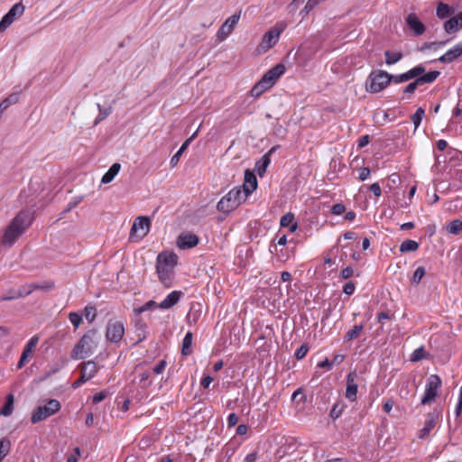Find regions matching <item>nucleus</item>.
I'll use <instances>...</instances> for the list:
<instances>
[{
    "instance_id": "f257e3e1",
    "label": "nucleus",
    "mask_w": 462,
    "mask_h": 462,
    "mask_svg": "<svg viewBox=\"0 0 462 462\" xmlns=\"http://www.w3.org/2000/svg\"><path fill=\"white\" fill-rule=\"evenodd\" d=\"M32 215L29 211L22 210L6 227L3 244L12 245L14 241L32 225Z\"/></svg>"
},
{
    "instance_id": "f03ea898",
    "label": "nucleus",
    "mask_w": 462,
    "mask_h": 462,
    "mask_svg": "<svg viewBox=\"0 0 462 462\" xmlns=\"http://www.w3.org/2000/svg\"><path fill=\"white\" fill-rule=\"evenodd\" d=\"M177 262L178 256L172 252H162L158 254L156 271L162 282L170 281Z\"/></svg>"
},
{
    "instance_id": "7ed1b4c3",
    "label": "nucleus",
    "mask_w": 462,
    "mask_h": 462,
    "mask_svg": "<svg viewBox=\"0 0 462 462\" xmlns=\"http://www.w3.org/2000/svg\"><path fill=\"white\" fill-rule=\"evenodd\" d=\"M390 85L388 72L382 69L372 70L365 81V89L370 93H378Z\"/></svg>"
},
{
    "instance_id": "20e7f679",
    "label": "nucleus",
    "mask_w": 462,
    "mask_h": 462,
    "mask_svg": "<svg viewBox=\"0 0 462 462\" xmlns=\"http://www.w3.org/2000/svg\"><path fill=\"white\" fill-rule=\"evenodd\" d=\"M245 199L240 187L234 188L218 201L217 208L220 212L229 213L236 209Z\"/></svg>"
},
{
    "instance_id": "39448f33",
    "label": "nucleus",
    "mask_w": 462,
    "mask_h": 462,
    "mask_svg": "<svg viewBox=\"0 0 462 462\" xmlns=\"http://www.w3.org/2000/svg\"><path fill=\"white\" fill-rule=\"evenodd\" d=\"M96 334L97 331L94 329L84 334L71 352V357L73 359L85 358L87 356L92 354L95 346L94 337Z\"/></svg>"
},
{
    "instance_id": "423d86ee",
    "label": "nucleus",
    "mask_w": 462,
    "mask_h": 462,
    "mask_svg": "<svg viewBox=\"0 0 462 462\" xmlns=\"http://www.w3.org/2000/svg\"><path fill=\"white\" fill-rule=\"evenodd\" d=\"M440 75V72L438 70H431L430 72H427V75L418 78L417 79H414L413 81L410 82L408 85H406L402 88V99H411L412 96L414 95L416 89L418 87L425 85V84H431L433 83L438 77Z\"/></svg>"
},
{
    "instance_id": "0eeeda50",
    "label": "nucleus",
    "mask_w": 462,
    "mask_h": 462,
    "mask_svg": "<svg viewBox=\"0 0 462 462\" xmlns=\"http://www.w3.org/2000/svg\"><path fill=\"white\" fill-rule=\"evenodd\" d=\"M61 408L60 402L56 399H51L44 406L34 409L31 421L35 424L57 413Z\"/></svg>"
},
{
    "instance_id": "6e6552de",
    "label": "nucleus",
    "mask_w": 462,
    "mask_h": 462,
    "mask_svg": "<svg viewBox=\"0 0 462 462\" xmlns=\"http://www.w3.org/2000/svg\"><path fill=\"white\" fill-rule=\"evenodd\" d=\"M53 283H48L46 285H40L38 283H30L21 286L18 290H11L6 294L3 295L0 300H11L17 298L26 297L31 294L33 291L42 289V290H50L53 288Z\"/></svg>"
},
{
    "instance_id": "1a4fd4ad",
    "label": "nucleus",
    "mask_w": 462,
    "mask_h": 462,
    "mask_svg": "<svg viewBox=\"0 0 462 462\" xmlns=\"http://www.w3.org/2000/svg\"><path fill=\"white\" fill-rule=\"evenodd\" d=\"M441 384L442 381L438 374H430L427 379L425 393L420 403L422 405H426L432 402L435 400Z\"/></svg>"
},
{
    "instance_id": "9d476101",
    "label": "nucleus",
    "mask_w": 462,
    "mask_h": 462,
    "mask_svg": "<svg viewBox=\"0 0 462 462\" xmlns=\"http://www.w3.org/2000/svg\"><path fill=\"white\" fill-rule=\"evenodd\" d=\"M151 220L148 217H137L130 230V239H143L150 231Z\"/></svg>"
},
{
    "instance_id": "9b49d317",
    "label": "nucleus",
    "mask_w": 462,
    "mask_h": 462,
    "mask_svg": "<svg viewBox=\"0 0 462 462\" xmlns=\"http://www.w3.org/2000/svg\"><path fill=\"white\" fill-rule=\"evenodd\" d=\"M24 10L25 7L21 2L14 5L0 21V33L5 32L15 20L21 17Z\"/></svg>"
},
{
    "instance_id": "f8f14e48",
    "label": "nucleus",
    "mask_w": 462,
    "mask_h": 462,
    "mask_svg": "<svg viewBox=\"0 0 462 462\" xmlns=\"http://www.w3.org/2000/svg\"><path fill=\"white\" fill-rule=\"evenodd\" d=\"M282 32V29L274 27L265 32L262 38L261 42L257 46V51L259 53L266 52L268 50L273 47L278 42Z\"/></svg>"
},
{
    "instance_id": "ddd939ff",
    "label": "nucleus",
    "mask_w": 462,
    "mask_h": 462,
    "mask_svg": "<svg viewBox=\"0 0 462 462\" xmlns=\"http://www.w3.org/2000/svg\"><path fill=\"white\" fill-rule=\"evenodd\" d=\"M125 335V327L121 321L109 320L106 325V338L108 342L118 344Z\"/></svg>"
},
{
    "instance_id": "4468645a",
    "label": "nucleus",
    "mask_w": 462,
    "mask_h": 462,
    "mask_svg": "<svg viewBox=\"0 0 462 462\" xmlns=\"http://www.w3.org/2000/svg\"><path fill=\"white\" fill-rule=\"evenodd\" d=\"M240 16L241 11H238L223 23L217 32V37L220 42L225 41L232 33L240 20Z\"/></svg>"
},
{
    "instance_id": "2eb2a0df",
    "label": "nucleus",
    "mask_w": 462,
    "mask_h": 462,
    "mask_svg": "<svg viewBox=\"0 0 462 462\" xmlns=\"http://www.w3.org/2000/svg\"><path fill=\"white\" fill-rule=\"evenodd\" d=\"M286 70L282 63H279L270 69L261 79V80L270 88L276 83L278 79L284 74Z\"/></svg>"
},
{
    "instance_id": "dca6fc26",
    "label": "nucleus",
    "mask_w": 462,
    "mask_h": 462,
    "mask_svg": "<svg viewBox=\"0 0 462 462\" xmlns=\"http://www.w3.org/2000/svg\"><path fill=\"white\" fill-rule=\"evenodd\" d=\"M358 375L356 371L350 372L346 375V389L345 396L350 402H355L356 400L358 384L356 383V379Z\"/></svg>"
},
{
    "instance_id": "f3484780",
    "label": "nucleus",
    "mask_w": 462,
    "mask_h": 462,
    "mask_svg": "<svg viewBox=\"0 0 462 462\" xmlns=\"http://www.w3.org/2000/svg\"><path fill=\"white\" fill-rule=\"evenodd\" d=\"M199 242V236L192 233H182L177 238L178 247L183 250L195 247Z\"/></svg>"
},
{
    "instance_id": "a211bd4d",
    "label": "nucleus",
    "mask_w": 462,
    "mask_h": 462,
    "mask_svg": "<svg viewBox=\"0 0 462 462\" xmlns=\"http://www.w3.org/2000/svg\"><path fill=\"white\" fill-rule=\"evenodd\" d=\"M257 188V179L255 175L251 172L249 170H246L245 172V182L242 186V191L244 193V197L247 198L250 194H252Z\"/></svg>"
},
{
    "instance_id": "6ab92c4d",
    "label": "nucleus",
    "mask_w": 462,
    "mask_h": 462,
    "mask_svg": "<svg viewBox=\"0 0 462 462\" xmlns=\"http://www.w3.org/2000/svg\"><path fill=\"white\" fill-rule=\"evenodd\" d=\"M439 417V412H437L436 411L428 413L424 426L420 430L419 438L424 439L430 434V432L436 426Z\"/></svg>"
},
{
    "instance_id": "aec40b11",
    "label": "nucleus",
    "mask_w": 462,
    "mask_h": 462,
    "mask_svg": "<svg viewBox=\"0 0 462 462\" xmlns=\"http://www.w3.org/2000/svg\"><path fill=\"white\" fill-rule=\"evenodd\" d=\"M38 341H39V337L34 336L27 342V344L25 345V346L22 352V355L18 361V364H17L18 369H21L25 365L30 354L32 353V349L38 344Z\"/></svg>"
},
{
    "instance_id": "412c9836",
    "label": "nucleus",
    "mask_w": 462,
    "mask_h": 462,
    "mask_svg": "<svg viewBox=\"0 0 462 462\" xmlns=\"http://www.w3.org/2000/svg\"><path fill=\"white\" fill-rule=\"evenodd\" d=\"M406 22L414 32V35L420 36L424 33L426 27L425 25L419 20L416 14L411 13L410 14L407 18Z\"/></svg>"
},
{
    "instance_id": "4be33fe9",
    "label": "nucleus",
    "mask_w": 462,
    "mask_h": 462,
    "mask_svg": "<svg viewBox=\"0 0 462 462\" xmlns=\"http://www.w3.org/2000/svg\"><path fill=\"white\" fill-rule=\"evenodd\" d=\"M182 292L180 291H173L169 293L166 298L158 304V308L162 310H169L174 305H176L182 296Z\"/></svg>"
},
{
    "instance_id": "5701e85b",
    "label": "nucleus",
    "mask_w": 462,
    "mask_h": 462,
    "mask_svg": "<svg viewBox=\"0 0 462 462\" xmlns=\"http://www.w3.org/2000/svg\"><path fill=\"white\" fill-rule=\"evenodd\" d=\"M462 55V42L448 50L445 54L439 58L442 63H451Z\"/></svg>"
},
{
    "instance_id": "b1692460",
    "label": "nucleus",
    "mask_w": 462,
    "mask_h": 462,
    "mask_svg": "<svg viewBox=\"0 0 462 462\" xmlns=\"http://www.w3.org/2000/svg\"><path fill=\"white\" fill-rule=\"evenodd\" d=\"M278 148V146H273L272 147L263 157L262 159L256 162V171L258 172V174L260 176H263L265 171H266V168L268 167V165L270 164L271 162V155L276 151V149Z\"/></svg>"
},
{
    "instance_id": "393cba45",
    "label": "nucleus",
    "mask_w": 462,
    "mask_h": 462,
    "mask_svg": "<svg viewBox=\"0 0 462 462\" xmlns=\"http://www.w3.org/2000/svg\"><path fill=\"white\" fill-rule=\"evenodd\" d=\"M97 370V365L94 361H88L82 364L80 374L88 381L96 375Z\"/></svg>"
},
{
    "instance_id": "a878e982",
    "label": "nucleus",
    "mask_w": 462,
    "mask_h": 462,
    "mask_svg": "<svg viewBox=\"0 0 462 462\" xmlns=\"http://www.w3.org/2000/svg\"><path fill=\"white\" fill-rule=\"evenodd\" d=\"M44 186H45V184L43 181H42L38 179L32 180L30 182L29 190L32 191V195H35V198L43 199L44 195H42V193H43V191H45Z\"/></svg>"
},
{
    "instance_id": "bb28decb",
    "label": "nucleus",
    "mask_w": 462,
    "mask_h": 462,
    "mask_svg": "<svg viewBox=\"0 0 462 462\" xmlns=\"http://www.w3.org/2000/svg\"><path fill=\"white\" fill-rule=\"evenodd\" d=\"M294 215L292 213H287L281 217L280 225L282 227L289 226L290 232L293 233L298 228L297 222H293Z\"/></svg>"
},
{
    "instance_id": "cd10ccee",
    "label": "nucleus",
    "mask_w": 462,
    "mask_h": 462,
    "mask_svg": "<svg viewBox=\"0 0 462 462\" xmlns=\"http://www.w3.org/2000/svg\"><path fill=\"white\" fill-rule=\"evenodd\" d=\"M121 169L120 163H114L108 171L103 175L101 179V182L104 184L111 182L114 178L118 174L119 171Z\"/></svg>"
},
{
    "instance_id": "c85d7f7f",
    "label": "nucleus",
    "mask_w": 462,
    "mask_h": 462,
    "mask_svg": "<svg viewBox=\"0 0 462 462\" xmlns=\"http://www.w3.org/2000/svg\"><path fill=\"white\" fill-rule=\"evenodd\" d=\"M364 328L365 326L363 324H360V325H355L351 329H349L344 336V339L345 341L348 342V341H352L354 339H356L358 338L363 330H364Z\"/></svg>"
},
{
    "instance_id": "c756f323",
    "label": "nucleus",
    "mask_w": 462,
    "mask_h": 462,
    "mask_svg": "<svg viewBox=\"0 0 462 462\" xmlns=\"http://www.w3.org/2000/svg\"><path fill=\"white\" fill-rule=\"evenodd\" d=\"M460 28H462V23H459L457 17H452L444 23V29L448 33L457 32Z\"/></svg>"
},
{
    "instance_id": "7c9ffc66",
    "label": "nucleus",
    "mask_w": 462,
    "mask_h": 462,
    "mask_svg": "<svg viewBox=\"0 0 462 462\" xmlns=\"http://www.w3.org/2000/svg\"><path fill=\"white\" fill-rule=\"evenodd\" d=\"M191 143V138H188L178 150V152L171 158L170 164L171 167H175L184 151L189 147Z\"/></svg>"
},
{
    "instance_id": "2f4dec72",
    "label": "nucleus",
    "mask_w": 462,
    "mask_h": 462,
    "mask_svg": "<svg viewBox=\"0 0 462 462\" xmlns=\"http://www.w3.org/2000/svg\"><path fill=\"white\" fill-rule=\"evenodd\" d=\"M13 410H14V395L10 393L6 396L5 403L0 411V414L3 416H5V417L10 416L13 413Z\"/></svg>"
},
{
    "instance_id": "473e14b6",
    "label": "nucleus",
    "mask_w": 462,
    "mask_h": 462,
    "mask_svg": "<svg viewBox=\"0 0 462 462\" xmlns=\"http://www.w3.org/2000/svg\"><path fill=\"white\" fill-rule=\"evenodd\" d=\"M419 248V244L411 239L404 240L401 245H400V252L401 253H409V252H414L417 251Z\"/></svg>"
},
{
    "instance_id": "72a5a7b5",
    "label": "nucleus",
    "mask_w": 462,
    "mask_h": 462,
    "mask_svg": "<svg viewBox=\"0 0 462 462\" xmlns=\"http://www.w3.org/2000/svg\"><path fill=\"white\" fill-rule=\"evenodd\" d=\"M270 89L261 79L252 88L250 94L254 97H259L263 92Z\"/></svg>"
},
{
    "instance_id": "f704fd0d",
    "label": "nucleus",
    "mask_w": 462,
    "mask_h": 462,
    "mask_svg": "<svg viewBox=\"0 0 462 462\" xmlns=\"http://www.w3.org/2000/svg\"><path fill=\"white\" fill-rule=\"evenodd\" d=\"M408 73L411 79H417L418 78H421L427 75L426 69L422 64H419L411 68V69L408 70Z\"/></svg>"
},
{
    "instance_id": "c9c22d12",
    "label": "nucleus",
    "mask_w": 462,
    "mask_h": 462,
    "mask_svg": "<svg viewBox=\"0 0 462 462\" xmlns=\"http://www.w3.org/2000/svg\"><path fill=\"white\" fill-rule=\"evenodd\" d=\"M191 344H192V333L188 332L182 341L181 353L183 356H189L191 354Z\"/></svg>"
},
{
    "instance_id": "e433bc0d",
    "label": "nucleus",
    "mask_w": 462,
    "mask_h": 462,
    "mask_svg": "<svg viewBox=\"0 0 462 462\" xmlns=\"http://www.w3.org/2000/svg\"><path fill=\"white\" fill-rule=\"evenodd\" d=\"M384 56H385V63L388 65H393V64L397 63L403 57L402 53L400 51L393 52L390 51H386L384 52Z\"/></svg>"
},
{
    "instance_id": "4c0bfd02",
    "label": "nucleus",
    "mask_w": 462,
    "mask_h": 462,
    "mask_svg": "<svg viewBox=\"0 0 462 462\" xmlns=\"http://www.w3.org/2000/svg\"><path fill=\"white\" fill-rule=\"evenodd\" d=\"M436 14L439 18L445 19L452 14V10L448 5L439 3L437 6Z\"/></svg>"
},
{
    "instance_id": "58836bf2",
    "label": "nucleus",
    "mask_w": 462,
    "mask_h": 462,
    "mask_svg": "<svg viewBox=\"0 0 462 462\" xmlns=\"http://www.w3.org/2000/svg\"><path fill=\"white\" fill-rule=\"evenodd\" d=\"M98 108V116L95 119L94 125H97L100 122L105 120L111 113H112V106H108L106 108H103L100 104H97Z\"/></svg>"
},
{
    "instance_id": "ea45409f",
    "label": "nucleus",
    "mask_w": 462,
    "mask_h": 462,
    "mask_svg": "<svg viewBox=\"0 0 462 462\" xmlns=\"http://www.w3.org/2000/svg\"><path fill=\"white\" fill-rule=\"evenodd\" d=\"M139 377V385L142 388H147L152 384L151 380V372L150 371H143L138 374Z\"/></svg>"
},
{
    "instance_id": "a19ab883",
    "label": "nucleus",
    "mask_w": 462,
    "mask_h": 462,
    "mask_svg": "<svg viewBox=\"0 0 462 462\" xmlns=\"http://www.w3.org/2000/svg\"><path fill=\"white\" fill-rule=\"evenodd\" d=\"M11 448V442L9 439L4 438L0 439V462L8 455Z\"/></svg>"
},
{
    "instance_id": "79ce46f5",
    "label": "nucleus",
    "mask_w": 462,
    "mask_h": 462,
    "mask_svg": "<svg viewBox=\"0 0 462 462\" xmlns=\"http://www.w3.org/2000/svg\"><path fill=\"white\" fill-rule=\"evenodd\" d=\"M388 78L390 79V83L393 81L395 84H400L411 80L408 71L397 75L388 73Z\"/></svg>"
},
{
    "instance_id": "37998d69",
    "label": "nucleus",
    "mask_w": 462,
    "mask_h": 462,
    "mask_svg": "<svg viewBox=\"0 0 462 462\" xmlns=\"http://www.w3.org/2000/svg\"><path fill=\"white\" fill-rule=\"evenodd\" d=\"M447 230L452 235L460 234L462 232V221L459 219L451 221L447 226Z\"/></svg>"
},
{
    "instance_id": "c03bdc74",
    "label": "nucleus",
    "mask_w": 462,
    "mask_h": 462,
    "mask_svg": "<svg viewBox=\"0 0 462 462\" xmlns=\"http://www.w3.org/2000/svg\"><path fill=\"white\" fill-rule=\"evenodd\" d=\"M425 115V110L422 107H419L416 112L411 116V121L414 125L415 129H417Z\"/></svg>"
},
{
    "instance_id": "a18cd8bd",
    "label": "nucleus",
    "mask_w": 462,
    "mask_h": 462,
    "mask_svg": "<svg viewBox=\"0 0 462 462\" xmlns=\"http://www.w3.org/2000/svg\"><path fill=\"white\" fill-rule=\"evenodd\" d=\"M426 273V270L423 266L418 267L412 276L411 282L414 284H419Z\"/></svg>"
},
{
    "instance_id": "49530a36",
    "label": "nucleus",
    "mask_w": 462,
    "mask_h": 462,
    "mask_svg": "<svg viewBox=\"0 0 462 462\" xmlns=\"http://www.w3.org/2000/svg\"><path fill=\"white\" fill-rule=\"evenodd\" d=\"M155 308H158V305L154 300H149L145 304H143L142 307L138 309H134V312L136 314H141L146 310H154Z\"/></svg>"
},
{
    "instance_id": "de8ad7c7",
    "label": "nucleus",
    "mask_w": 462,
    "mask_h": 462,
    "mask_svg": "<svg viewBox=\"0 0 462 462\" xmlns=\"http://www.w3.org/2000/svg\"><path fill=\"white\" fill-rule=\"evenodd\" d=\"M84 315L88 322H93L97 316V309L93 306H87L84 310Z\"/></svg>"
},
{
    "instance_id": "09e8293b",
    "label": "nucleus",
    "mask_w": 462,
    "mask_h": 462,
    "mask_svg": "<svg viewBox=\"0 0 462 462\" xmlns=\"http://www.w3.org/2000/svg\"><path fill=\"white\" fill-rule=\"evenodd\" d=\"M69 319L75 328H78L82 321V317L77 312H70Z\"/></svg>"
},
{
    "instance_id": "8fccbe9b",
    "label": "nucleus",
    "mask_w": 462,
    "mask_h": 462,
    "mask_svg": "<svg viewBox=\"0 0 462 462\" xmlns=\"http://www.w3.org/2000/svg\"><path fill=\"white\" fill-rule=\"evenodd\" d=\"M424 353L425 351L423 347H419L415 349L411 354V360L413 362L421 360L424 357Z\"/></svg>"
},
{
    "instance_id": "3c124183",
    "label": "nucleus",
    "mask_w": 462,
    "mask_h": 462,
    "mask_svg": "<svg viewBox=\"0 0 462 462\" xmlns=\"http://www.w3.org/2000/svg\"><path fill=\"white\" fill-rule=\"evenodd\" d=\"M346 211V207L342 203H337L332 206L331 213L336 216H339Z\"/></svg>"
},
{
    "instance_id": "603ef678",
    "label": "nucleus",
    "mask_w": 462,
    "mask_h": 462,
    "mask_svg": "<svg viewBox=\"0 0 462 462\" xmlns=\"http://www.w3.org/2000/svg\"><path fill=\"white\" fill-rule=\"evenodd\" d=\"M309 351V347L307 345H301L295 352V356L297 359H302L306 356Z\"/></svg>"
},
{
    "instance_id": "864d4df0",
    "label": "nucleus",
    "mask_w": 462,
    "mask_h": 462,
    "mask_svg": "<svg viewBox=\"0 0 462 462\" xmlns=\"http://www.w3.org/2000/svg\"><path fill=\"white\" fill-rule=\"evenodd\" d=\"M7 106L9 107L11 105H14L19 101V96L17 93L10 94L6 98L3 100Z\"/></svg>"
},
{
    "instance_id": "5fc2aeb1",
    "label": "nucleus",
    "mask_w": 462,
    "mask_h": 462,
    "mask_svg": "<svg viewBox=\"0 0 462 462\" xmlns=\"http://www.w3.org/2000/svg\"><path fill=\"white\" fill-rule=\"evenodd\" d=\"M82 200V198H75L73 200L69 201L67 205L66 208L63 209L62 213L66 214L69 212L72 208L78 206L79 203Z\"/></svg>"
},
{
    "instance_id": "6e6d98bb",
    "label": "nucleus",
    "mask_w": 462,
    "mask_h": 462,
    "mask_svg": "<svg viewBox=\"0 0 462 462\" xmlns=\"http://www.w3.org/2000/svg\"><path fill=\"white\" fill-rule=\"evenodd\" d=\"M166 361L165 360H161L153 368H152V373L155 374H161L164 370H165V367H166Z\"/></svg>"
},
{
    "instance_id": "4d7b16f0",
    "label": "nucleus",
    "mask_w": 462,
    "mask_h": 462,
    "mask_svg": "<svg viewBox=\"0 0 462 462\" xmlns=\"http://www.w3.org/2000/svg\"><path fill=\"white\" fill-rule=\"evenodd\" d=\"M356 285L353 282H347L343 287V291L346 295H352L355 292Z\"/></svg>"
},
{
    "instance_id": "13d9d810",
    "label": "nucleus",
    "mask_w": 462,
    "mask_h": 462,
    "mask_svg": "<svg viewBox=\"0 0 462 462\" xmlns=\"http://www.w3.org/2000/svg\"><path fill=\"white\" fill-rule=\"evenodd\" d=\"M353 274H354V270L351 266H347V267L344 268L340 273V276L344 280H346V279L352 277Z\"/></svg>"
},
{
    "instance_id": "bf43d9fd",
    "label": "nucleus",
    "mask_w": 462,
    "mask_h": 462,
    "mask_svg": "<svg viewBox=\"0 0 462 462\" xmlns=\"http://www.w3.org/2000/svg\"><path fill=\"white\" fill-rule=\"evenodd\" d=\"M106 396H107V393L106 391H101L93 396V402L99 403L102 401H104Z\"/></svg>"
},
{
    "instance_id": "052dcab7",
    "label": "nucleus",
    "mask_w": 462,
    "mask_h": 462,
    "mask_svg": "<svg viewBox=\"0 0 462 462\" xmlns=\"http://www.w3.org/2000/svg\"><path fill=\"white\" fill-rule=\"evenodd\" d=\"M447 42H425L422 47L421 51H424L426 49H430L433 47H439L446 44Z\"/></svg>"
},
{
    "instance_id": "680f3d73",
    "label": "nucleus",
    "mask_w": 462,
    "mask_h": 462,
    "mask_svg": "<svg viewBox=\"0 0 462 462\" xmlns=\"http://www.w3.org/2000/svg\"><path fill=\"white\" fill-rule=\"evenodd\" d=\"M238 422V416L236 413H230L227 417V426L232 428Z\"/></svg>"
},
{
    "instance_id": "e2e57ef3",
    "label": "nucleus",
    "mask_w": 462,
    "mask_h": 462,
    "mask_svg": "<svg viewBox=\"0 0 462 462\" xmlns=\"http://www.w3.org/2000/svg\"><path fill=\"white\" fill-rule=\"evenodd\" d=\"M369 190L374 193L375 197H380L382 194V189L380 185L375 182L369 186Z\"/></svg>"
},
{
    "instance_id": "0e129e2a",
    "label": "nucleus",
    "mask_w": 462,
    "mask_h": 462,
    "mask_svg": "<svg viewBox=\"0 0 462 462\" xmlns=\"http://www.w3.org/2000/svg\"><path fill=\"white\" fill-rule=\"evenodd\" d=\"M338 406V404H335L330 411V417L334 420L341 415L342 410Z\"/></svg>"
},
{
    "instance_id": "69168bd1",
    "label": "nucleus",
    "mask_w": 462,
    "mask_h": 462,
    "mask_svg": "<svg viewBox=\"0 0 462 462\" xmlns=\"http://www.w3.org/2000/svg\"><path fill=\"white\" fill-rule=\"evenodd\" d=\"M370 173H371V171L368 167L361 168L360 172H359V180L362 181L365 180L369 177Z\"/></svg>"
},
{
    "instance_id": "338daca9",
    "label": "nucleus",
    "mask_w": 462,
    "mask_h": 462,
    "mask_svg": "<svg viewBox=\"0 0 462 462\" xmlns=\"http://www.w3.org/2000/svg\"><path fill=\"white\" fill-rule=\"evenodd\" d=\"M461 411H462V386L460 387V390H459L458 402H457V404L455 409V413H456L457 417H458L460 415Z\"/></svg>"
},
{
    "instance_id": "774afa93",
    "label": "nucleus",
    "mask_w": 462,
    "mask_h": 462,
    "mask_svg": "<svg viewBox=\"0 0 462 462\" xmlns=\"http://www.w3.org/2000/svg\"><path fill=\"white\" fill-rule=\"evenodd\" d=\"M80 455V448L79 447L74 448V454L69 456L67 462H78V457Z\"/></svg>"
}]
</instances>
